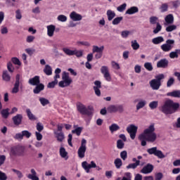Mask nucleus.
I'll return each mask as SVG.
<instances>
[{
  "mask_svg": "<svg viewBox=\"0 0 180 180\" xmlns=\"http://www.w3.org/2000/svg\"><path fill=\"white\" fill-rule=\"evenodd\" d=\"M155 127H154V124H151L143 131V133L139 136V140L141 141V146H142V147L147 146V141L154 143V141L157 140V134H155Z\"/></svg>",
  "mask_w": 180,
  "mask_h": 180,
  "instance_id": "nucleus-1",
  "label": "nucleus"
},
{
  "mask_svg": "<svg viewBox=\"0 0 180 180\" xmlns=\"http://www.w3.org/2000/svg\"><path fill=\"white\" fill-rule=\"evenodd\" d=\"M179 109V103H175L171 99L165 101L164 104L159 108V110L164 115H172Z\"/></svg>",
  "mask_w": 180,
  "mask_h": 180,
  "instance_id": "nucleus-2",
  "label": "nucleus"
},
{
  "mask_svg": "<svg viewBox=\"0 0 180 180\" xmlns=\"http://www.w3.org/2000/svg\"><path fill=\"white\" fill-rule=\"evenodd\" d=\"M77 111L79 112L81 115H86L87 116H91L94 113V106L89 105L88 108L85 105L79 103L77 104Z\"/></svg>",
  "mask_w": 180,
  "mask_h": 180,
  "instance_id": "nucleus-3",
  "label": "nucleus"
},
{
  "mask_svg": "<svg viewBox=\"0 0 180 180\" xmlns=\"http://www.w3.org/2000/svg\"><path fill=\"white\" fill-rule=\"evenodd\" d=\"M26 151V148L22 146H18L12 147L10 150L11 157H25V153Z\"/></svg>",
  "mask_w": 180,
  "mask_h": 180,
  "instance_id": "nucleus-4",
  "label": "nucleus"
},
{
  "mask_svg": "<svg viewBox=\"0 0 180 180\" xmlns=\"http://www.w3.org/2000/svg\"><path fill=\"white\" fill-rule=\"evenodd\" d=\"M164 78H165L164 74H160L155 76V79L150 81V86L153 91H158V89H160V87L161 86V80L164 79Z\"/></svg>",
  "mask_w": 180,
  "mask_h": 180,
  "instance_id": "nucleus-5",
  "label": "nucleus"
},
{
  "mask_svg": "<svg viewBox=\"0 0 180 180\" xmlns=\"http://www.w3.org/2000/svg\"><path fill=\"white\" fill-rule=\"evenodd\" d=\"M62 81L59 82L58 86L60 88H65L66 86H70L72 84V79L70 77L68 72H63L62 75Z\"/></svg>",
  "mask_w": 180,
  "mask_h": 180,
  "instance_id": "nucleus-6",
  "label": "nucleus"
},
{
  "mask_svg": "<svg viewBox=\"0 0 180 180\" xmlns=\"http://www.w3.org/2000/svg\"><path fill=\"white\" fill-rule=\"evenodd\" d=\"M85 153H86V139H82L81 141V145L77 150V155L79 158H84Z\"/></svg>",
  "mask_w": 180,
  "mask_h": 180,
  "instance_id": "nucleus-7",
  "label": "nucleus"
},
{
  "mask_svg": "<svg viewBox=\"0 0 180 180\" xmlns=\"http://www.w3.org/2000/svg\"><path fill=\"white\" fill-rule=\"evenodd\" d=\"M174 44H175V40L174 39H167L165 44H163L160 46L161 50L165 53H168L174 49Z\"/></svg>",
  "mask_w": 180,
  "mask_h": 180,
  "instance_id": "nucleus-8",
  "label": "nucleus"
},
{
  "mask_svg": "<svg viewBox=\"0 0 180 180\" xmlns=\"http://www.w3.org/2000/svg\"><path fill=\"white\" fill-rule=\"evenodd\" d=\"M147 153H149L150 155H155V157H158V158H165V155H164L162 151L158 150L157 147H153L147 149Z\"/></svg>",
  "mask_w": 180,
  "mask_h": 180,
  "instance_id": "nucleus-9",
  "label": "nucleus"
},
{
  "mask_svg": "<svg viewBox=\"0 0 180 180\" xmlns=\"http://www.w3.org/2000/svg\"><path fill=\"white\" fill-rule=\"evenodd\" d=\"M107 111L108 112V113H116L117 112L122 113V112L124 111V108L122 105H110L107 108Z\"/></svg>",
  "mask_w": 180,
  "mask_h": 180,
  "instance_id": "nucleus-10",
  "label": "nucleus"
},
{
  "mask_svg": "<svg viewBox=\"0 0 180 180\" xmlns=\"http://www.w3.org/2000/svg\"><path fill=\"white\" fill-rule=\"evenodd\" d=\"M137 129L138 127L134 124H131L127 127V131L129 133L131 140H134V139H136V134H137Z\"/></svg>",
  "mask_w": 180,
  "mask_h": 180,
  "instance_id": "nucleus-11",
  "label": "nucleus"
},
{
  "mask_svg": "<svg viewBox=\"0 0 180 180\" xmlns=\"http://www.w3.org/2000/svg\"><path fill=\"white\" fill-rule=\"evenodd\" d=\"M101 72L103 74L105 79L108 82L112 81V77L110 76V73L109 72V68L108 66H102L101 68Z\"/></svg>",
  "mask_w": 180,
  "mask_h": 180,
  "instance_id": "nucleus-12",
  "label": "nucleus"
},
{
  "mask_svg": "<svg viewBox=\"0 0 180 180\" xmlns=\"http://www.w3.org/2000/svg\"><path fill=\"white\" fill-rule=\"evenodd\" d=\"M82 167L83 169H84L86 172L89 174L91 168H96V163H95L94 161H91L90 164H88V162L84 161L82 162Z\"/></svg>",
  "mask_w": 180,
  "mask_h": 180,
  "instance_id": "nucleus-13",
  "label": "nucleus"
},
{
  "mask_svg": "<svg viewBox=\"0 0 180 180\" xmlns=\"http://www.w3.org/2000/svg\"><path fill=\"white\" fill-rule=\"evenodd\" d=\"M20 85V75H17L15 76V82L14 86L11 91L12 94H18L19 92V86Z\"/></svg>",
  "mask_w": 180,
  "mask_h": 180,
  "instance_id": "nucleus-14",
  "label": "nucleus"
},
{
  "mask_svg": "<svg viewBox=\"0 0 180 180\" xmlns=\"http://www.w3.org/2000/svg\"><path fill=\"white\" fill-rule=\"evenodd\" d=\"M70 18L73 22H79L80 20H82V15L75 11L70 13Z\"/></svg>",
  "mask_w": 180,
  "mask_h": 180,
  "instance_id": "nucleus-15",
  "label": "nucleus"
},
{
  "mask_svg": "<svg viewBox=\"0 0 180 180\" xmlns=\"http://www.w3.org/2000/svg\"><path fill=\"white\" fill-rule=\"evenodd\" d=\"M13 123L15 126H20L22 124V120H23V115L22 114H18L12 118Z\"/></svg>",
  "mask_w": 180,
  "mask_h": 180,
  "instance_id": "nucleus-16",
  "label": "nucleus"
},
{
  "mask_svg": "<svg viewBox=\"0 0 180 180\" xmlns=\"http://www.w3.org/2000/svg\"><path fill=\"white\" fill-rule=\"evenodd\" d=\"M168 64H169V61H168L167 58H163L157 63V68H167Z\"/></svg>",
  "mask_w": 180,
  "mask_h": 180,
  "instance_id": "nucleus-17",
  "label": "nucleus"
},
{
  "mask_svg": "<svg viewBox=\"0 0 180 180\" xmlns=\"http://www.w3.org/2000/svg\"><path fill=\"white\" fill-rule=\"evenodd\" d=\"M53 134H55V137L57 139V141L59 143H63L65 139V135L64 132H58L57 131H54Z\"/></svg>",
  "mask_w": 180,
  "mask_h": 180,
  "instance_id": "nucleus-18",
  "label": "nucleus"
},
{
  "mask_svg": "<svg viewBox=\"0 0 180 180\" xmlns=\"http://www.w3.org/2000/svg\"><path fill=\"white\" fill-rule=\"evenodd\" d=\"M154 169V166L151 164H148L146 166L143 167L141 170V174H151Z\"/></svg>",
  "mask_w": 180,
  "mask_h": 180,
  "instance_id": "nucleus-19",
  "label": "nucleus"
},
{
  "mask_svg": "<svg viewBox=\"0 0 180 180\" xmlns=\"http://www.w3.org/2000/svg\"><path fill=\"white\" fill-rule=\"evenodd\" d=\"M28 84H30V85H32L33 86L39 85L40 84V77L34 76V77L30 79L28 81Z\"/></svg>",
  "mask_w": 180,
  "mask_h": 180,
  "instance_id": "nucleus-20",
  "label": "nucleus"
},
{
  "mask_svg": "<svg viewBox=\"0 0 180 180\" xmlns=\"http://www.w3.org/2000/svg\"><path fill=\"white\" fill-rule=\"evenodd\" d=\"M47 35L49 37H53L54 36V32H56V25H50L46 27Z\"/></svg>",
  "mask_w": 180,
  "mask_h": 180,
  "instance_id": "nucleus-21",
  "label": "nucleus"
},
{
  "mask_svg": "<svg viewBox=\"0 0 180 180\" xmlns=\"http://www.w3.org/2000/svg\"><path fill=\"white\" fill-rule=\"evenodd\" d=\"M165 26H168V25H172L174 23V15L172 14H169L165 18Z\"/></svg>",
  "mask_w": 180,
  "mask_h": 180,
  "instance_id": "nucleus-22",
  "label": "nucleus"
},
{
  "mask_svg": "<svg viewBox=\"0 0 180 180\" xmlns=\"http://www.w3.org/2000/svg\"><path fill=\"white\" fill-rule=\"evenodd\" d=\"M59 154L61 158H64L65 160H68V152L65 150V148L60 147L59 149Z\"/></svg>",
  "mask_w": 180,
  "mask_h": 180,
  "instance_id": "nucleus-23",
  "label": "nucleus"
},
{
  "mask_svg": "<svg viewBox=\"0 0 180 180\" xmlns=\"http://www.w3.org/2000/svg\"><path fill=\"white\" fill-rule=\"evenodd\" d=\"M2 79L3 81H5V82H11V76L9 75V72H8L7 70L3 71Z\"/></svg>",
  "mask_w": 180,
  "mask_h": 180,
  "instance_id": "nucleus-24",
  "label": "nucleus"
},
{
  "mask_svg": "<svg viewBox=\"0 0 180 180\" xmlns=\"http://www.w3.org/2000/svg\"><path fill=\"white\" fill-rule=\"evenodd\" d=\"M36 87L34 89L33 92L34 94H40V92H41V91H43L44 89V84H39L35 86Z\"/></svg>",
  "mask_w": 180,
  "mask_h": 180,
  "instance_id": "nucleus-25",
  "label": "nucleus"
},
{
  "mask_svg": "<svg viewBox=\"0 0 180 180\" xmlns=\"http://www.w3.org/2000/svg\"><path fill=\"white\" fill-rule=\"evenodd\" d=\"M103 50H105V46H93L92 49V53L93 54L95 53H103Z\"/></svg>",
  "mask_w": 180,
  "mask_h": 180,
  "instance_id": "nucleus-26",
  "label": "nucleus"
},
{
  "mask_svg": "<svg viewBox=\"0 0 180 180\" xmlns=\"http://www.w3.org/2000/svg\"><path fill=\"white\" fill-rule=\"evenodd\" d=\"M75 129L72 131V133L77 134V136H81V133H82V130H84V127H78L77 125L74 126Z\"/></svg>",
  "mask_w": 180,
  "mask_h": 180,
  "instance_id": "nucleus-27",
  "label": "nucleus"
},
{
  "mask_svg": "<svg viewBox=\"0 0 180 180\" xmlns=\"http://www.w3.org/2000/svg\"><path fill=\"white\" fill-rule=\"evenodd\" d=\"M146 105H147V101H146V100H140L136 104V110H140V109H143V108H144Z\"/></svg>",
  "mask_w": 180,
  "mask_h": 180,
  "instance_id": "nucleus-28",
  "label": "nucleus"
},
{
  "mask_svg": "<svg viewBox=\"0 0 180 180\" xmlns=\"http://www.w3.org/2000/svg\"><path fill=\"white\" fill-rule=\"evenodd\" d=\"M139 12V8L136 6H132L126 11L127 15H133L134 13H137Z\"/></svg>",
  "mask_w": 180,
  "mask_h": 180,
  "instance_id": "nucleus-29",
  "label": "nucleus"
},
{
  "mask_svg": "<svg viewBox=\"0 0 180 180\" xmlns=\"http://www.w3.org/2000/svg\"><path fill=\"white\" fill-rule=\"evenodd\" d=\"M167 96H172L173 98H180V90L173 91L167 94Z\"/></svg>",
  "mask_w": 180,
  "mask_h": 180,
  "instance_id": "nucleus-30",
  "label": "nucleus"
},
{
  "mask_svg": "<svg viewBox=\"0 0 180 180\" xmlns=\"http://www.w3.org/2000/svg\"><path fill=\"white\" fill-rule=\"evenodd\" d=\"M164 41V37H155L152 39V43L153 44H161Z\"/></svg>",
  "mask_w": 180,
  "mask_h": 180,
  "instance_id": "nucleus-31",
  "label": "nucleus"
},
{
  "mask_svg": "<svg viewBox=\"0 0 180 180\" xmlns=\"http://www.w3.org/2000/svg\"><path fill=\"white\" fill-rule=\"evenodd\" d=\"M107 16H108V20H109V22H110V20L115 18V17L116 16V13H115V11L112 10H108L107 11Z\"/></svg>",
  "mask_w": 180,
  "mask_h": 180,
  "instance_id": "nucleus-32",
  "label": "nucleus"
},
{
  "mask_svg": "<svg viewBox=\"0 0 180 180\" xmlns=\"http://www.w3.org/2000/svg\"><path fill=\"white\" fill-rule=\"evenodd\" d=\"M109 130L110 133H115V131H117V130H120V127H119L117 124H112L109 127Z\"/></svg>",
  "mask_w": 180,
  "mask_h": 180,
  "instance_id": "nucleus-33",
  "label": "nucleus"
},
{
  "mask_svg": "<svg viewBox=\"0 0 180 180\" xmlns=\"http://www.w3.org/2000/svg\"><path fill=\"white\" fill-rule=\"evenodd\" d=\"M179 54H180V49H175L174 51L169 53V56L170 58H178Z\"/></svg>",
  "mask_w": 180,
  "mask_h": 180,
  "instance_id": "nucleus-34",
  "label": "nucleus"
},
{
  "mask_svg": "<svg viewBox=\"0 0 180 180\" xmlns=\"http://www.w3.org/2000/svg\"><path fill=\"white\" fill-rule=\"evenodd\" d=\"M44 72L46 74V75H51L53 74V69L51 68V65H46Z\"/></svg>",
  "mask_w": 180,
  "mask_h": 180,
  "instance_id": "nucleus-35",
  "label": "nucleus"
},
{
  "mask_svg": "<svg viewBox=\"0 0 180 180\" xmlns=\"http://www.w3.org/2000/svg\"><path fill=\"white\" fill-rule=\"evenodd\" d=\"M140 165V161H136L135 163H131L127 166V169H136Z\"/></svg>",
  "mask_w": 180,
  "mask_h": 180,
  "instance_id": "nucleus-36",
  "label": "nucleus"
},
{
  "mask_svg": "<svg viewBox=\"0 0 180 180\" xmlns=\"http://www.w3.org/2000/svg\"><path fill=\"white\" fill-rule=\"evenodd\" d=\"M114 164L117 169H120V168L123 165V162H122V159L117 158L115 160Z\"/></svg>",
  "mask_w": 180,
  "mask_h": 180,
  "instance_id": "nucleus-37",
  "label": "nucleus"
},
{
  "mask_svg": "<svg viewBox=\"0 0 180 180\" xmlns=\"http://www.w3.org/2000/svg\"><path fill=\"white\" fill-rule=\"evenodd\" d=\"M39 102L42 106L50 105V101L44 97L39 98Z\"/></svg>",
  "mask_w": 180,
  "mask_h": 180,
  "instance_id": "nucleus-38",
  "label": "nucleus"
},
{
  "mask_svg": "<svg viewBox=\"0 0 180 180\" xmlns=\"http://www.w3.org/2000/svg\"><path fill=\"white\" fill-rule=\"evenodd\" d=\"M26 113L30 120H36V119H37L36 118V116H34V115L32 113V111L30 110V109L27 108L26 110Z\"/></svg>",
  "mask_w": 180,
  "mask_h": 180,
  "instance_id": "nucleus-39",
  "label": "nucleus"
},
{
  "mask_svg": "<svg viewBox=\"0 0 180 180\" xmlns=\"http://www.w3.org/2000/svg\"><path fill=\"white\" fill-rule=\"evenodd\" d=\"M131 46L133 50H139L140 49V44L137 43V40L131 41Z\"/></svg>",
  "mask_w": 180,
  "mask_h": 180,
  "instance_id": "nucleus-40",
  "label": "nucleus"
},
{
  "mask_svg": "<svg viewBox=\"0 0 180 180\" xmlns=\"http://www.w3.org/2000/svg\"><path fill=\"white\" fill-rule=\"evenodd\" d=\"M11 171L14 172L18 176V179L20 180L22 178H23V173L20 172V170L15 169H12Z\"/></svg>",
  "mask_w": 180,
  "mask_h": 180,
  "instance_id": "nucleus-41",
  "label": "nucleus"
},
{
  "mask_svg": "<svg viewBox=\"0 0 180 180\" xmlns=\"http://www.w3.org/2000/svg\"><path fill=\"white\" fill-rule=\"evenodd\" d=\"M63 51L66 56H74V50H71L68 48H63Z\"/></svg>",
  "mask_w": 180,
  "mask_h": 180,
  "instance_id": "nucleus-42",
  "label": "nucleus"
},
{
  "mask_svg": "<svg viewBox=\"0 0 180 180\" xmlns=\"http://www.w3.org/2000/svg\"><path fill=\"white\" fill-rule=\"evenodd\" d=\"M149 108L152 110L157 109L158 108V101H151L149 103Z\"/></svg>",
  "mask_w": 180,
  "mask_h": 180,
  "instance_id": "nucleus-43",
  "label": "nucleus"
},
{
  "mask_svg": "<svg viewBox=\"0 0 180 180\" xmlns=\"http://www.w3.org/2000/svg\"><path fill=\"white\" fill-rule=\"evenodd\" d=\"M122 20H123V17H117L113 19L112 24L114 25H119Z\"/></svg>",
  "mask_w": 180,
  "mask_h": 180,
  "instance_id": "nucleus-44",
  "label": "nucleus"
},
{
  "mask_svg": "<svg viewBox=\"0 0 180 180\" xmlns=\"http://www.w3.org/2000/svg\"><path fill=\"white\" fill-rule=\"evenodd\" d=\"M74 56H76V57H82V56H84V51L82 50H77V49H75L74 50Z\"/></svg>",
  "mask_w": 180,
  "mask_h": 180,
  "instance_id": "nucleus-45",
  "label": "nucleus"
},
{
  "mask_svg": "<svg viewBox=\"0 0 180 180\" xmlns=\"http://www.w3.org/2000/svg\"><path fill=\"white\" fill-rule=\"evenodd\" d=\"M162 29V27L161 26V25L160 24V22H157L156 23V27L155 29L153 30V33L155 34H157V33H158L159 32H161V30Z\"/></svg>",
  "mask_w": 180,
  "mask_h": 180,
  "instance_id": "nucleus-46",
  "label": "nucleus"
},
{
  "mask_svg": "<svg viewBox=\"0 0 180 180\" xmlns=\"http://www.w3.org/2000/svg\"><path fill=\"white\" fill-rule=\"evenodd\" d=\"M1 115L4 119H8V116H9V109H4L1 111Z\"/></svg>",
  "mask_w": 180,
  "mask_h": 180,
  "instance_id": "nucleus-47",
  "label": "nucleus"
},
{
  "mask_svg": "<svg viewBox=\"0 0 180 180\" xmlns=\"http://www.w3.org/2000/svg\"><path fill=\"white\" fill-rule=\"evenodd\" d=\"M77 46H86V47H89L91 46V44L88 41H78L76 42Z\"/></svg>",
  "mask_w": 180,
  "mask_h": 180,
  "instance_id": "nucleus-48",
  "label": "nucleus"
},
{
  "mask_svg": "<svg viewBox=\"0 0 180 180\" xmlns=\"http://www.w3.org/2000/svg\"><path fill=\"white\" fill-rule=\"evenodd\" d=\"M124 143L121 139H119L117 141V148H119L120 150H122V148H124Z\"/></svg>",
  "mask_w": 180,
  "mask_h": 180,
  "instance_id": "nucleus-49",
  "label": "nucleus"
},
{
  "mask_svg": "<svg viewBox=\"0 0 180 180\" xmlns=\"http://www.w3.org/2000/svg\"><path fill=\"white\" fill-rule=\"evenodd\" d=\"M144 67L148 71H153V64H151V63H145Z\"/></svg>",
  "mask_w": 180,
  "mask_h": 180,
  "instance_id": "nucleus-50",
  "label": "nucleus"
},
{
  "mask_svg": "<svg viewBox=\"0 0 180 180\" xmlns=\"http://www.w3.org/2000/svg\"><path fill=\"white\" fill-rule=\"evenodd\" d=\"M173 30H176V25H171L166 27V32H173Z\"/></svg>",
  "mask_w": 180,
  "mask_h": 180,
  "instance_id": "nucleus-51",
  "label": "nucleus"
},
{
  "mask_svg": "<svg viewBox=\"0 0 180 180\" xmlns=\"http://www.w3.org/2000/svg\"><path fill=\"white\" fill-rule=\"evenodd\" d=\"M111 65L114 70H120V65L116 63L115 60L111 61Z\"/></svg>",
  "mask_w": 180,
  "mask_h": 180,
  "instance_id": "nucleus-52",
  "label": "nucleus"
},
{
  "mask_svg": "<svg viewBox=\"0 0 180 180\" xmlns=\"http://www.w3.org/2000/svg\"><path fill=\"white\" fill-rule=\"evenodd\" d=\"M126 6H127V4H126V3H124L122 5L119 6L117 8V10L118 11V12H123L126 10Z\"/></svg>",
  "mask_w": 180,
  "mask_h": 180,
  "instance_id": "nucleus-53",
  "label": "nucleus"
},
{
  "mask_svg": "<svg viewBox=\"0 0 180 180\" xmlns=\"http://www.w3.org/2000/svg\"><path fill=\"white\" fill-rule=\"evenodd\" d=\"M22 137H26L27 139H30L32 136V133H30L27 130L22 131Z\"/></svg>",
  "mask_w": 180,
  "mask_h": 180,
  "instance_id": "nucleus-54",
  "label": "nucleus"
},
{
  "mask_svg": "<svg viewBox=\"0 0 180 180\" xmlns=\"http://www.w3.org/2000/svg\"><path fill=\"white\" fill-rule=\"evenodd\" d=\"M157 22H158V18L155 16H152L150 18V25H157Z\"/></svg>",
  "mask_w": 180,
  "mask_h": 180,
  "instance_id": "nucleus-55",
  "label": "nucleus"
},
{
  "mask_svg": "<svg viewBox=\"0 0 180 180\" xmlns=\"http://www.w3.org/2000/svg\"><path fill=\"white\" fill-rule=\"evenodd\" d=\"M58 84V80H54L51 82H49L47 85V88H54Z\"/></svg>",
  "mask_w": 180,
  "mask_h": 180,
  "instance_id": "nucleus-56",
  "label": "nucleus"
},
{
  "mask_svg": "<svg viewBox=\"0 0 180 180\" xmlns=\"http://www.w3.org/2000/svg\"><path fill=\"white\" fill-rule=\"evenodd\" d=\"M7 68L9 72H13V71H15V68L13 67V65L11 62L8 63Z\"/></svg>",
  "mask_w": 180,
  "mask_h": 180,
  "instance_id": "nucleus-57",
  "label": "nucleus"
},
{
  "mask_svg": "<svg viewBox=\"0 0 180 180\" xmlns=\"http://www.w3.org/2000/svg\"><path fill=\"white\" fill-rule=\"evenodd\" d=\"M174 82H175V79H174V77H170L167 82V88H169V86L174 85Z\"/></svg>",
  "mask_w": 180,
  "mask_h": 180,
  "instance_id": "nucleus-58",
  "label": "nucleus"
},
{
  "mask_svg": "<svg viewBox=\"0 0 180 180\" xmlns=\"http://www.w3.org/2000/svg\"><path fill=\"white\" fill-rule=\"evenodd\" d=\"M120 157L123 160V161H126L127 158V151L124 150L120 153Z\"/></svg>",
  "mask_w": 180,
  "mask_h": 180,
  "instance_id": "nucleus-59",
  "label": "nucleus"
},
{
  "mask_svg": "<svg viewBox=\"0 0 180 180\" xmlns=\"http://www.w3.org/2000/svg\"><path fill=\"white\" fill-rule=\"evenodd\" d=\"M163 177L164 175L161 172L156 173L155 174V180H162Z\"/></svg>",
  "mask_w": 180,
  "mask_h": 180,
  "instance_id": "nucleus-60",
  "label": "nucleus"
},
{
  "mask_svg": "<svg viewBox=\"0 0 180 180\" xmlns=\"http://www.w3.org/2000/svg\"><path fill=\"white\" fill-rule=\"evenodd\" d=\"M58 20H59V22H67V16L64 15H60L58 16Z\"/></svg>",
  "mask_w": 180,
  "mask_h": 180,
  "instance_id": "nucleus-61",
  "label": "nucleus"
},
{
  "mask_svg": "<svg viewBox=\"0 0 180 180\" xmlns=\"http://www.w3.org/2000/svg\"><path fill=\"white\" fill-rule=\"evenodd\" d=\"M160 10H161V12H167V11H168V4H162V6H160Z\"/></svg>",
  "mask_w": 180,
  "mask_h": 180,
  "instance_id": "nucleus-62",
  "label": "nucleus"
},
{
  "mask_svg": "<svg viewBox=\"0 0 180 180\" xmlns=\"http://www.w3.org/2000/svg\"><path fill=\"white\" fill-rule=\"evenodd\" d=\"M44 129V127L43 126V124H42L41 122H38V123L37 124V130H38L39 133H40V131H41Z\"/></svg>",
  "mask_w": 180,
  "mask_h": 180,
  "instance_id": "nucleus-63",
  "label": "nucleus"
},
{
  "mask_svg": "<svg viewBox=\"0 0 180 180\" xmlns=\"http://www.w3.org/2000/svg\"><path fill=\"white\" fill-rule=\"evenodd\" d=\"M6 179H8V176H6V174L0 171V180H6Z\"/></svg>",
  "mask_w": 180,
  "mask_h": 180,
  "instance_id": "nucleus-64",
  "label": "nucleus"
}]
</instances>
